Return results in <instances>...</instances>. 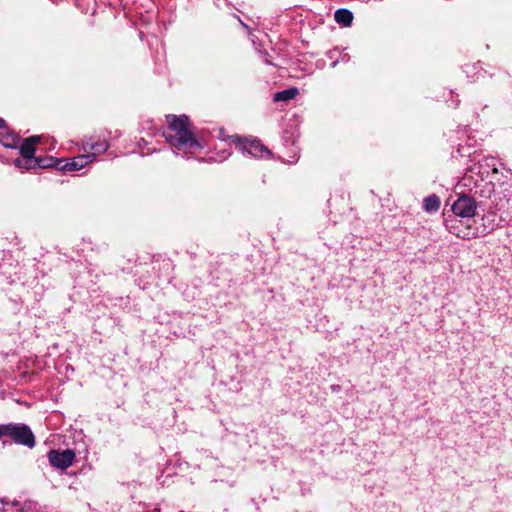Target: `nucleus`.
<instances>
[{
    "mask_svg": "<svg viewBox=\"0 0 512 512\" xmlns=\"http://www.w3.org/2000/svg\"><path fill=\"white\" fill-rule=\"evenodd\" d=\"M166 122L168 131L165 132V138L171 146L184 152L200 148V144L190 129L189 119L186 115H166Z\"/></svg>",
    "mask_w": 512,
    "mask_h": 512,
    "instance_id": "nucleus-1",
    "label": "nucleus"
},
{
    "mask_svg": "<svg viewBox=\"0 0 512 512\" xmlns=\"http://www.w3.org/2000/svg\"><path fill=\"white\" fill-rule=\"evenodd\" d=\"M229 140L243 153L253 157L264 158L269 156L270 151L257 139H242L239 136H230Z\"/></svg>",
    "mask_w": 512,
    "mask_h": 512,
    "instance_id": "nucleus-2",
    "label": "nucleus"
},
{
    "mask_svg": "<svg viewBox=\"0 0 512 512\" xmlns=\"http://www.w3.org/2000/svg\"><path fill=\"white\" fill-rule=\"evenodd\" d=\"M9 437L13 439L14 442L29 448L35 446V437L31 429L25 424L10 423Z\"/></svg>",
    "mask_w": 512,
    "mask_h": 512,
    "instance_id": "nucleus-3",
    "label": "nucleus"
},
{
    "mask_svg": "<svg viewBox=\"0 0 512 512\" xmlns=\"http://www.w3.org/2000/svg\"><path fill=\"white\" fill-rule=\"evenodd\" d=\"M40 137L32 136L23 141L20 146V153L23 159H16L15 165L19 168L30 169L34 161L35 146L39 142Z\"/></svg>",
    "mask_w": 512,
    "mask_h": 512,
    "instance_id": "nucleus-4",
    "label": "nucleus"
},
{
    "mask_svg": "<svg viewBox=\"0 0 512 512\" xmlns=\"http://www.w3.org/2000/svg\"><path fill=\"white\" fill-rule=\"evenodd\" d=\"M477 210L476 202L467 195H461L452 205V211L455 216L461 218H471Z\"/></svg>",
    "mask_w": 512,
    "mask_h": 512,
    "instance_id": "nucleus-5",
    "label": "nucleus"
},
{
    "mask_svg": "<svg viewBox=\"0 0 512 512\" xmlns=\"http://www.w3.org/2000/svg\"><path fill=\"white\" fill-rule=\"evenodd\" d=\"M75 453L73 450L67 449L64 451L51 450L48 453V459L52 466L60 469L70 467L74 461Z\"/></svg>",
    "mask_w": 512,
    "mask_h": 512,
    "instance_id": "nucleus-6",
    "label": "nucleus"
},
{
    "mask_svg": "<svg viewBox=\"0 0 512 512\" xmlns=\"http://www.w3.org/2000/svg\"><path fill=\"white\" fill-rule=\"evenodd\" d=\"M94 160L93 155H79L72 159L62 160L63 163L60 164L59 170L66 171H76L84 168L88 163Z\"/></svg>",
    "mask_w": 512,
    "mask_h": 512,
    "instance_id": "nucleus-7",
    "label": "nucleus"
},
{
    "mask_svg": "<svg viewBox=\"0 0 512 512\" xmlns=\"http://www.w3.org/2000/svg\"><path fill=\"white\" fill-rule=\"evenodd\" d=\"M334 18L338 24L348 27L352 24L353 14L348 9H338L335 11Z\"/></svg>",
    "mask_w": 512,
    "mask_h": 512,
    "instance_id": "nucleus-8",
    "label": "nucleus"
},
{
    "mask_svg": "<svg viewBox=\"0 0 512 512\" xmlns=\"http://www.w3.org/2000/svg\"><path fill=\"white\" fill-rule=\"evenodd\" d=\"M457 223H458V221H456V220H451V221L447 220L446 228L448 229V231L450 233H453L454 235H456L459 238H462V239L471 238L470 231L468 229H465V230L458 229V227L455 225Z\"/></svg>",
    "mask_w": 512,
    "mask_h": 512,
    "instance_id": "nucleus-9",
    "label": "nucleus"
},
{
    "mask_svg": "<svg viewBox=\"0 0 512 512\" xmlns=\"http://www.w3.org/2000/svg\"><path fill=\"white\" fill-rule=\"evenodd\" d=\"M62 163H63L62 160H55L52 157H49V158H35L34 161L31 164V168H33L35 166L42 167V168L56 166L59 169V166Z\"/></svg>",
    "mask_w": 512,
    "mask_h": 512,
    "instance_id": "nucleus-10",
    "label": "nucleus"
},
{
    "mask_svg": "<svg viewBox=\"0 0 512 512\" xmlns=\"http://www.w3.org/2000/svg\"><path fill=\"white\" fill-rule=\"evenodd\" d=\"M89 149L91 152L86 155H93L94 158L96 155L105 152L108 149V143L106 141L95 142V143H86L85 150Z\"/></svg>",
    "mask_w": 512,
    "mask_h": 512,
    "instance_id": "nucleus-11",
    "label": "nucleus"
},
{
    "mask_svg": "<svg viewBox=\"0 0 512 512\" xmlns=\"http://www.w3.org/2000/svg\"><path fill=\"white\" fill-rule=\"evenodd\" d=\"M297 94H298V89L295 87H292V88L275 93L273 100L275 102L288 101V100L295 98Z\"/></svg>",
    "mask_w": 512,
    "mask_h": 512,
    "instance_id": "nucleus-12",
    "label": "nucleus"
},
{
    "mask_svg": "<svg viewBox=\"0 0 512 512\" xmlns=\"http://www.w3.org/2000/svg\"><path fill=\"white\" fill-rule=\"evenodd\" d=\"M440 207V200L435 195H429L424 199V209L426 212H436Z\"/></svg>",
    "mask_w": 512,
    "mask_h": 512,
    "instance_id": "nucleus-13",
    "label": "nucleus"
},
{
    "mask_svg": "<svg viewBox=\"0 0 512 512\" xmlns=\"http://www.w3.org/2000/svg\"><path fill=\"white\" fill-rule=\"evenodd\" d=\"M16 142H17L16 135L11 134L7 137V142H5L4 145L7 147H13V146H15Z\"/></svg>",
    "mask_w": 512,
    "mask_h": 512,
    "instance_id": "nucleus-14",
    "label": "nucleus"
},
{
    "mask_svg": "<svg viewBox=\"0 0 512 512\" xmlns=\"http://www.w3.org/2000/svg\"><path fill=\"white\" fill-rule=\"evenodd\" d=\"M9 428H10V423L9 424H4V425H0V439L3 436H9Z\"/></svg>",
    "mask_w": 512,
    "mask_h": 512,
    "instance_id": "nucleus-15",
    "label": "nucleus"
},
{
    "mask_svg": "<svg viewBox=\"0 0 512 512\" xmlns=\"http://www.w3.org/2000/svg\"><path fill=\"white\" fill-rule=\"evenodd\" d=\"M5 127V121L0 118V129Z\"/></svg>",
    "mask_w": 512,
    "mask_h": 512,
    "instance_id": "nucleus-16",
    "label": "nucleus"
}]
</instances>
